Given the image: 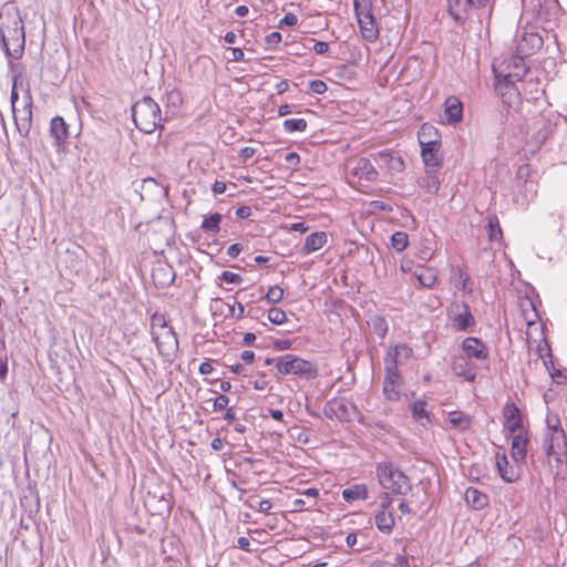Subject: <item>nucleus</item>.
I'll return each mask as SVG.
<instances>
[{"mask_svg": "<svg viewBox=\"0 0 567 567\" xmlns=\"http://www.w3.org/2000/svg\"><path fill=\"white\" fill-rule=\"evenodd\" d=\"M0 43L9 68L13 71L11 59H20L24 52L25 31L18 9H8L0 13Z\"/></svg>", "mask_w": 567, "mask_h": 567, "instance_id": "1", "label": "nucleus"}, {"mask_svg": "<svg viewBox=\"0 0 567 567\" xmlns=\"http://www.w3.org/2000/svg\"><path fill=\"white\" fill-rule=\"evenodd\" d=\"M132 117L141 132L151 134L162 121L161 109L151 96H144L133 104Z\"/></svg>", "mask_w": 567, "mask_h": 567, "instance_id": "2", "label": "nucleus"}, {"mask_svg": "<svg viewBox=\"0 0 567 567\" xmlns=\"http://www.w3.org/2000/svg\"><path fill=\"white\" fill-rule=\"evenodd\" d=\"M377 477L381 486L393 494L406 495L412 489L409 477L391 462L377 465Z\"/></svg>", "mask_w": 567, "mask_h": 567, "instance_id": "3", "label": "nucleus"}, {"mask_svg": "<svg viewBox=\"0 0 567 567\" xmlns=\"http://www.w3.org/2000/svg\"><path fill=\"white\" fill-rule=\"evenodd\" d=\"M277 370L281 374H295L305 379H313L318 374L316 365L295 354H285L277 358Z\"/></svg>", "mask_w": 567, "mask_h": 567, "instance_id": "4", "label": "nucleus"}, {"mask_svg": "<svg viewBox=\"0 0 567 567\" xmlns=\"http://www.w3.org/2000/svg\"><path fill=\"white\" fill-rule=\"evenodd\" d=\"M495 79H503L507 82H519L525 76L527 69L524 58L516 55L509 62L503 61L499 64L493 63Z\"/></svg>", "mask_w": 567, "mask_h": 567, "instance_id": "5", "label": "nucleus"}, {"mask_svg": "<svg viewBox=\"0 0 567 567\" xmlns=\"http://www.w3.org/2000/svg\"><path fill=\"white\" fill-rule=\"evenodd\" d=\"M152 339L156 344L158 353L165 361L172 363L178 352V340L173 328L162 329L152 333Z\"/></svg>", "mask_w": 567, "mask_h": 567, "instance_id": "6", "label": "nucleus"}, {"mask_svg": "<svg viewBox=\"0 0 567 567\" xmlns=\"http://www.w3.org/2000/svg\"><path fill=\"white\" fill-rule=\"evenodd\" d=\"M145 505L154 514H169L172 509L171 493L164 485H157L153 491H148L144 498Z\"/></svg>", "mask_w": 567, "mask_h": 567, "instance_id": "7", "label": "nucleus"}, {"mask_svg": "<svg viewBox=\"0 0 567 567\" xmlns=\"http://www.w3.org/2000/svg\"><path fill=\"white\" fill-rule=\"evenodd\" d=\"M23 105L21 109L17 107L13 114L14 124L19 133L27 136L32 125V95L30 89L24 91L22 97Z\"/></svg>", "mask_w": 567, "mask_h": 567, "instance_id": "8", "label": "nucleus"}, {"mask_svg": "<svg viewBox=\"0 0 567 567\" xmlns=\"http://www.w3.org/2000/svg\"><path fill=\"white\" fill-rule=\"evenodd\" d=\"M452 327L457 331H466L475 323L470 307L465 302H453L449 309Z\"/></svg>", "mask_w": 567, "mask_h": 567, "instance_id": "9", "label": "nucleus"}, {"mask_svg": "<svg viewBox=\"0 0 567 567\" xmlns=\"http://www.w3.org/2000/svg\"><path fill=\"white\" fill-rule=\"evenodd\" d=\"M463 355L475 363H483L488 359V348L478 338L467 337L462 343Z\"/></svg>", "mask_w": 567, "mask_h": 567, "instance_id": "10", "label": "nucleus"}, {"mask_svg": "<svg viewBox=\"0 0 567 567\" xmlns=\"http://www.w3.org/2000/svg\"><path fill=\"white\" fill-rule=\"evenodd\" d=\"M349 173L360 181L373 182L378 178V172L369 158L359 157L348 163Z\"/></svg>", "mask_w": 567, "mask_h": 567, "instance_id": "11", "label": "nucleus"}, {"mask_svg": "<svg viewBox=\"0 0 567 567\" xmlns=\"http://www.w3.org/2000/svg\"><path fill=\"white\" fill-rule=\"evenodd\" d=\"M486 2L487 0H447V11L456 22L463 23L472 8H480Z\"/></svg>", "mask_w": 567, "mask_h": 567, "instance_id": "12", "label": "nucleus"}, {"mask_svg": "<svg viewBox=\"0 0 567 567\" xmlns=\"http://www.w3.org/2000/svg\"><path fill=\"white\" fill-rule=\"evenodd\" d=\"M495 90L502 96L503 102L509 107L518 104L520 101V90L514 82L496 79Z\"/></svg>", "mask_w": 567, "mask_h": 567, "instance_id": "13", "label": "nucleus"}, {"mask_svg": "<svg viewBox=\"0 0 567 567\" xmlns=\"http://www.w3.org/2000/svg\"><path fill=\"white\" fill-rule=\"evenodd\" d=\"M543 45V39L537 33L524 32L517 42V55L525 58L532 55Z\"/></svg>", "mask_w": 567, "mask_h": 567, "instance_id": "14", "label": "nucleus"}, {"mask_svg": "<svg viewBox=\"0 0 567 567\" xmlns=\"http://www.w3.org/2000/svg\"><path fill=\"white\" fill-rule=\"evenodd\" d=\"M421 145V156L424 164L427 167H440L442 165V158L439 156V151L441 147V141H426L422 142Z\"/></svg>", "mask_w": 567, "mask_h": 567, "instance_id": "15", "label": "nucleus"}, {"mask_svg": "<svg viewBox=\"0 0 567 567\" xmlns=\"http://www.w3.org/2000/svg\"><path fill=\"white\" fill-rule=\"evenodd\" d=\"M452 369L456 375L464 378L466 381L473 382L476 378L477 364L463 354L454 358Z\"/></svg>", "mask_w": 567, "mask_h": 567, "instance_id": "16", "label": "nucleus"}, {"mask_svg": "<svg viewBox=\"0 0 567 567\" xmlns=\"http://www.w3.org/2000/svg\"><path fill=\"white\" fill-rule=\"evenodd\" d=\"M402 377L400 372L385 371L383 383V393L390 401L400 400V389L402 385Z\"/></svg>", "mask_w": 567, "mask_h": 567, "instance_id": "17", "label": "nucleus"}, {"mask_svg": "<svg viewBox=\"0 0 567 567\" xmlns=\"http://www.w3.org/2000/svg\"><path fill=\"white\" fill-rule=\"evenodd\" d=\"M444 114L450 125L457 124L463 117V104L458 97L451 95L444 102Z\"/></svg>", "mask_w": 567, "mask_h": 567, "instance_id": "18", "label": "nucleus"}, {"mask_svg": "<svg viewBox=\"0 0 567 567\" xmlns=\"http://www.w3.org/2000/svg\"><path fill=\"white\" fill-rule=\"evenodd\" d=\"M496 467L502 480L506 483H513L519 478L518 468L509 464L505 454H496Z\"/></svg>", "mask_w": 567, "mask_h": 567, "instance_id": "19", "label": "nucleus"}, {"mask_svg": "<svg viewBox=\"0 0 567 567\" xmlns=\"http://www.w3.org/2000/svg\"><path fill=\"white\" fill-rule=\"evenodd\" d=\"M504 426L512 434L522 427V417L518 408L514 403H507L503 410Z\"/></svg>", "mask_w": 567, "mask_h": 567, "instance_id": "20", "label": "nucleus"}, {"mask_svg": "<svg viewBox=\"0 0 567 567\" xmlns=\"http://www.w3.org/2000/svg\"><path fill=\"white\" fill-rule=\"evenodd\" d=\"M50 135L54 141L55 146H61L69 136V126L61 116H55L51 120Z\"/></svg>", "mask_w": 567, "mask_h": 567, "instance_id": "21", "label": "nucleus"}, {"mask_svg": "<svg viewBox=\"0 0 567 567\" xmlns=\"http://www.w3.org/2000/svg\"><path fill=\"white\" fill-rule=\"evenodd\" d=\"M358 23L360 27V31L362 34V38L367 40L368 42H375L379 38V28L375 22L374 16H368L365 19L360 18L358 19Z\"/></svg>", "mask_w": 567, "mask_h": 567, "instance_id": "22", "label": "nucleus"}, {"mask_svg": "<svg viewBox=\"0 0 567 567\" xmlns=\"http://www.w3.org/2000/svg\"><path fill=\"white\" fill-rule=\"evenodd\" d=\"M465 501L475 511L483 509L488 505V496L475 487L466 488Z\"/></svg>", "mask_w": 567, "mask_h": 567, "instance_id": "23", "label": "nucleus"}, {"mask_svg": "<svg viewBox=\"0 0 567 567\" xmlns=\"http://www.w3.org/2000/svg\"><path fill=\"white\" fill-rule=\"evenodd\" d=\"M560 442L565 443V433L561 429H554L549 437L544 441V450L548 456L559 455Z\"/></svg>", "mask_w": 567, "mask_h": 567, "instance_id": "24", "label": "nucleus"}, {"mask_svg": "<svg viewBox=\"0 0 567 567\" xmlns=\"http://www.w3.org/2000/svg\"><path fill=\"white\" fill-rule=\"evenodd\" d=\"M528 439L524 433H518L512 440V457L515 462H523L527 453Z\"/></svg>", "mask_w": 567, "mask_h": 567, "instance_id": "25", "label": "nucleus"}, {"mask_svg": "<svg viewBox=\"0 0 567 567\" xmlns=\"http://www.w3.org/2000/svg\"><path fill=\"white\" fill-rule=\"evenodd\" d=\"M328 240L327 233L324 231H316L310 234L303 245V254L309 255L321 249Z\"/></svg>", "mask_w": 567, "mask_h": 567, "instance_id": "26", "label": "nucleus"}, {"mask_svg": "<svg viewBox=\"0 0 567 567\" xmlns=\"http://www.w3.org/2000/svg\"><path fill=\"white\" fill-rule=\"evenodd\" d=\"M536 127L538 128L536 134L534 135V140L537 144H543L546 140L553 134L554 125L551 122L543 116H537L534 121Z\"/></svg>", "mask_w": 567, "mask_h": 567, "instance_id": "27", "label": "nucleus"}, {"mask_svg": "<svg viewBox=\"0 0 567 567\" xmlns=\"http://www.w3.org/2000/svg\"><path fill=\"white\" fill-rule=\"evenodd\" d=\"M342 497L348 503L367 499L368 487L364 484L351 485L342 491Z\"/></svg>", "mask_w": 567, "mask_h": 567, "instance_id": "28", "label": "nucleus"}, {"mask_svg": "<svg viewBox=\"0 0 567 567\" xmlns=\"http://www.w3.org/2000/svg\"><path fill=\"white\" fill-rule=\"evenodd\" d=\"M395 519L392 511H379L375 515L377 528L384 533L390 534L394 527Z\"/></svg>", "mask_w": 567, "mask_h": 567, "instance_id": "29", "label": "nucleus"}, {"mask_svg": "<svg viewBox=\"0 0 567 567\" xmlns=\"http://www.w3.org/2000/svg\"><path fill=\"white\" fill-rule=\"evenodd\" d=\"M414 277L422 287L431 288L437 280L435 270L426 267H417L414 271Z\"/></svg>", "mask_w": 567, "mask_h": 567, "instance_id": "30", "label": "nucleus"}, {"mask_svg": "<svg viewBox=\"0 0 567 567\" xmlns=\"http://www.w3.org/2000/svg\"><path fill=\"white\" fill-rule=\"evenodd\" d=\"M153 279L155 282H158V285L165 287L173 284L175 279V274L173 272L171 267L159 266L156 269H154Z\"/></svg>", "mask_w": 567, "mask_h": 567, "instance_id": "31", "label": "nucleus"}, {"mask_svg": "<svg viewBox=\"0 0 567 567\" xmlns=\"http://www.w3.org/2000/svg\"><path fill=\"white\" fill-rule=\"evenodd\" d=\"M449 422L454 429L465 431L471 425V417L463 412L454 411L449 413Z\"/></svg>", "mask_w": 567, "mask_h": 567, "instance_id": "32", "label": "nucleus"}, {"mask_svg": "<svg viewBox=\"0 0 567 567\" xmlns=\"http://www.w3.org/2000/svg\"><path fill=\"white\" fill-rule=\"evenodd\" d=\"M419 185L429 194H435L440 189V179L435 174L426 172V174L420 178Z\"/></svg>", "mask_w": 567, "mask_h": 567, "instance_id": "33", "label": "nucleus"}, {"mask_svg": "<svg viewBox=\"0 0 567 567\" xmlns=\"http://www.w3.org/2000/svg\"><path fill=\"white\" fill-rule=\"evenodd\" d=\"M488 238L491 241H501L503 239V231L496 215L487 217Z\"/></svg>", "mask_w": 567, "mask_h": 567, "instance_id": "34", "label": "nucleus"}, {"mask_svg": "<svg viewBox=\"0 0 567 567\" xmlns=\"http://www.w3.org/2000/svg\"><path fill=\"white\" fill-rule=\"evenodd\" d=\"M368 323L372 328L373 332L375 334H378V337L380 339L385 338L388 330H389V326H388V322L384 317L373 316V317H371V319Z\"/></svg>", "mask_w": 567, "mask_h": 567, "instance_id": "35", "label": "nucleus"}, {"mask_svg": "<svg viewBox=\"0 0 567 567\" xmlns=\"http://www.w3.org/2000/svg\"><path fill=\"white\" fill-rule=\"evenodd\" d=\"M419 143L422 144V142L426 141H441L439 131L431 124L424 123L417 133Z\"/></svg>", "mask_w": 567, "mask_h": 567, "instance_id": "36", "label": "nucleus"}, {"mask_svg": "<svg viewBox=\"0 0 567 567\" xmlns=\"http://www.w3.org/2000/svg\"><path fill=\"white\" fill-rule=\"evenodd\" d=\"M221 215L214 213L209 217L204 218L202 223V229L207 233L217 234L220 230L219 224L221 221Z\"/></svg>", "mask_w": 567, "mask_h": 567, "instance_id": "37", "label": "nucleus"}, {"mask_svg": "<svg viewBox=\"0 0 567 567\" xmlns=\"http://www.w3.org/2000/svg\"><path fill=\"white\" fill-rule=\"evenodd\" d=\"M354 12L357 16V19L360 18H367L368 16L373 14L372 8H373V1L372 0H354L353 2Z\"/></svg>", "mask_w": 567, "mask_h": 567, "instance_id": "38", "label": "nucleus"}, {"mask_svg": "<svg viewBox=\"0 0 567 567\" xmlns=\"http://www.w3.org/2000/svg\"><path fill=\"white\" fill-rule=\"evenodd\" d=\"M287 133L305 132L307 130V121L305 118H287L282 123Z\"/></svg>", "mask_w": 567, "mask_h": 567, "instance_id": "39", "label": "nucleus"}, {"mask_svg": "<svg viewBox=\"0 0 567 567\" xmlns=\"http://www.w3.org/2000/svg\"><path fill=\"white\" fill-rule=\"evenodd\" d=\"M379 156L384 159L388 166L393 171L401 172L404 168V162L401 156H396L388 152H380Z\"/></svg>", "mask_w": 567, "mask_h": 567, "instance_id": "40", "label": "nucleus"}, {"mask_svg": "<svg viewBox=\"0 0 567 567\" xmlns=\"http://www.w3.org/2000/svg\"><path fill=\"white\" fill-rule=\"evenodd\" d=\"M402 364L401 360L394 355V348H389L384 357V370L399 372V367Z\"/></svg>", "mask_w": 567, "mask_h": 567, "instance_id": "41", "label": "nucleus"}, {"mask_svg": "<svg viewBox=\"0 0 567 567\" xmlns=\"http://www.w3.org/2000/svg\"><path fill=\"white\" fill-rule=\"evenodd\" d=\"M391 245L396 251H403L409 245V236L404 231H395L391 236Z\"/></svg>", "mask_w": 567, "mask_h": 567, "instance_id": "42", "label": "nucleus"}, {"mask_svg": "<svg viewBox=\"0 0 567 567\" xmlns=\"http://www.w3.org/2000/svg\"><path fill=\"white\" fill-rule=\"evenodd\" d=\"M172 327L167 326L165 316L162 313H154L151 318V334L153 332H158L162 329H171Z\"/></svg>", "mask_w": 567, "mask_h": 567, "instance_id": "43", "label": "nucleus"}, {"mask_svg": "<svg viewBox=\"0 0 567 567\" xmlns=\"http://www.w3.org/2000/svg\"><path fill=\"white\" fill-rule=\"evenodd\" d=\"M393 348L394 355H396L403 364L413 355V349L405 343L396 344Z\"/></svg>", "mask_w": 567, "mask_h": 567, "instance_id": "44", "label": "nucleus"}, {"mask_svg": "<svg viewBox=\"0 0 567 567\" xmlns=\"http://www.w3.org/2000/svg\"><path fill=\"white\" fill-rule=\"evenodd\" d=\"M265 298L268 303H278L284 298V289L280 288L279 286H272L268 289Z\"/></svg>", "mask_w": 567, "mask_h": 567, "instance_id": "45", "label": "nucleus"}, {"mask_svg": "<svg viewBox=\"0 0 567 567\" xmlns=\"http://www.w3.org/2000/svg\"><path fill=\"white\" fill-rule=\"evenodd\" d=\"M268 319L274 324H282L287 321V315L280 308H271L268 311Z\"/></svg>", "mask_w": 567, "mask_h": 567, "instance_id": "46", "label": "nucleus"}, {"mask_svg": "<svg viewBox=\"0 0 567 567\" xmlns=\"http://www.w3.org/2000/svg\"><path fill=\"white\" fill-rule=\"evenodd\" d=\"M411 411L413 417L417 421H422L423 419H427V413L425 411V403L423 401H415L411 406Z\"/></svg>", "mask_w": 567, "mask_h": 567, "instance_id": "47", "label": "nucleus"}, {"mask_svg": "<svg viewBox=\"0 0 567 567\" xmlns=\"http://www.w3.org/2000/svg\"><path fill=\"white\" fill-rule=\"evenodd\" d=\"M524 188L529 193V196H526L525 199L522 200V206L528 205V203L535 197L537 193L536 185L533 182H528L527 179L524 182Z\"/></svg>", "mask_w": 567, "mask_h": 567, "instance_id": "48", "label": "nucleus"}, {"mask_svg": "<svg viewBox=\"0 0 567 567\" xmlns=\"http://www.w3.org/2000/svg\"><path fill=\"white\" fill-rule=\"evenodd\" d=\"M309 89L315 94H323L327 92L328 86L327 84L321 80H312L309 82Z\"/></svg>", "mask_w": 567, "mask_h": 567, "instance_id": "49", "label": "nucleus"}, {"mask_svg": "<svg viewBox=\"0 0 567 567\" xmlns=\"http://www.w3.org/2000/svg\"><path fill=\"white\" fill-rule=\"evenodd\" d=\"M227 284H234V285H238L243 281V278L240 275L236 274V272H231V271H228V270H225L223 274H221V277H220Z\"/></svg>", "mask_w": 567, "mask_h": 567, "instance_id": "50", "label": "nucleus"}, {"mask_svg": "<svg viewBox=\"0 0 567 567\" xmlns=\"http://www.w3.org/2000/svg\"><path fill=\"white\" fill-rule=\"evenodd\" d=\"M228 404H229V398L225 394H219L214 400V404H213L214 411L217 412V411L225 410Z\"/></svg>", "mask_w": 567, "mask_h": 567, "instance_id": "51", "label": "nucleus"}, {"mask_svg": "<svg viewBox=\"0 0 567 567\" xmlns=\"http://www.w3.org/2000/svg\"><path fill=\"white\" fill-rule=\"evenodd\" d=\"M298 24V17L295 13H287L280 21L278 27H296Z\"/></svg>", "mask_w": 567, "mask_h": 567, "instance_id": "52", "label": "nucleus"}, {"mask_svg": "<svg viewBox=\"0 0 567 567\" xmlns=\"http://www.w3.org/2000/svg\"><path fill=\"white\" fill-rule=\"evenodd\" d=\"M230 315L236 319H241L245 316V307L241 302H236L230 307Z\"/></svg>", "mask_w": 567, "mask_h": 567, "instance_id": "53", "label": "nucleus"}, {"mask_svg": "<svg viewBox=\"0 0 567 567\" xmlns=\"http://www.w3.org/2000/svg\"><path fill=\"white\" fill-rule=\"evenodd\" d=\"M391 505L392 498L390 495L386 492L382 493L380 496V511H391Z\"/></svg>", "mask_w": 567, "mask_h": 567, "instance_id": "54", "label": "nucleus"}, {"mask_svg": "<svg viewBox=\"0 0 567 567\" xmlns=\"http://www.w3.org/2000/svg\"><path fill=\"white\" fill-rule=\"evenodd\" d=\"M312 50L317 54L322 55L329 51V43L324 41H315Z\"/></svg>", "mask_w": 567, "mask_h": 567, "instance_id": "55", "label": "nucleus"}, {"mask_svg": "<svg viewBox=\"0 0 567 567\" xmlns=\"http://www.w3.org/2000/svg\"><path fill=\"white\" fill-rule=\"evenodd\" d=\"M266 43L268 45H278L281 42V34L279 32H271L266 37Z\"/></svg>", "mask_w": 567, "mask_h": 567, "instance_id": "56", "label": "nucleus"}, {"mask_svg": "<svg viewBox=\"0 0 567 567\" xmlns=\"http://www.w3.org/2000/svg\"><path fill=\"white\" fill-rule=\"evenodd\" d=\"M256 154V148L254 147H243L239 152V157L243 159V162H246L247 159L251 158Z\"/></svg>", "mask_w": 567, "mask_h": 567, "instance_id": "57", "label": "nucleus"}, {"mask_svg": "<svg viewBox=\"0 0 567 567\" xmlns=\"http://www.w3.org/2000/svg\"><path fill=\"white\" fill-rule=\"evenodd\" d=\"M285 161L289 165L297 166L300 163V156L296 152H290L285 155Z\"/></svg>", "mask_w": 567, "mask_h": 567, "instance_id": "58", "label": "nucleus"}, {"mask_svg": "<svg viewBox=\"0 0 567 567\" xmlns=\"http://www.w3.org/2000/svg\"><path fill=\"white\" fill-rule=\"evenodd\" d=\"M241 251H243V246L240 244H233L228 247L227 255L230 258H237Z\"/></svg>", "mask_w": 567, "mask_h": 567, "instance_id": "59", "label": "nucleus"}, {"mask_svg": "<svg viewBox=\"0 0 567 567\" xmlns=\"http://www.w3.org/2000/svg\"><path fill=\"white\" fill-rule=\"evenodd\" d=\"M237 218L245 219L251 215V208L249 206H240L235 213Z\"/></svg>", "mask_w": 567, "mask_h": 567, "instance_id": "60", "label": "nucleus"}, {"mask_svg": "<svg viewBox=\"0 0 567 567\" xmlns=\"http://www.w3.org/2000/svg\"><path fill=\"white\" fill-rule=\"evenodd\" d=\"M271 508H272V503L270 499H261L258 503V511L261 513L269 514Z\"/></svg>", "mask_w": 567, "mask_h": 567, "instance_id": "61", "label": "nucleus"}, {"mask_svg": "<svg viewBox=\"0 0 567 567\" xmlns=\"http://www.w3.org/2000/svg\"><path fill=\"white\" fill-rule=\"evenodd\" d=\"M543 0H522L523 7L525 9L536 10L542 7Z\"/></svg>", "mask_w": 567, "mask_h": 567, "instance_id": "62", "label": "nucleus"}, {"mask_svg": "<svg viewBox=\"0 0 567 567\" xmlns=\"http://www.w3.org/2000/svg\"><path fill=\"white\" fill-rule=\"evenodd\" d=\"M212 190L216 195L224 194L226 192V184L221 181H216L213 184Z\"/></svg>", "mask_w": 567, "mask_h": 567, "instance_id": "63", "label": "nucleus"}, {"mask_svg": "<svg viewBox=\"0 0 567 567\" xmlns=\"http://www.w3.org/2000/svg\"><path fill=\"white\" fill-rule=\"evenodd\" d=\"M198 371L200 374L207 375L214 371V368L209 361H205L200 363Z\"/></svg>", "mask_w": 567, "mask_h": 567, "instance_id": "64", "label": "nucleus"}]
</instances>
